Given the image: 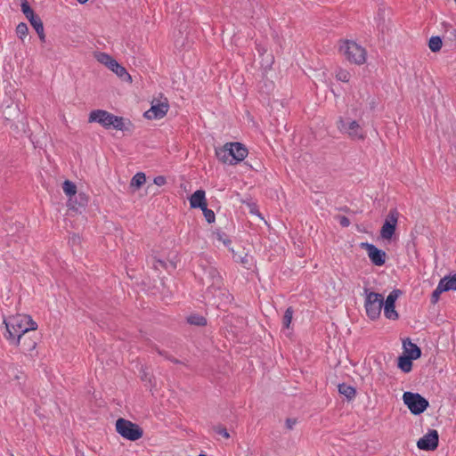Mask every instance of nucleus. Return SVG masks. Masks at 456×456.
Listing matches in <instances>:
<instances>
[{
  "instance_id": "f704fd0d",
  "label": "nucleus",
  "mask_w": 456,
  "mask_h": 456,
  "mask_svg": "<svg viewBox=\"0 0 456 456\" xmlns=\"http://www.w3.org/2000/svg\"><path fill=\"white\" fill-rule=\"evenodd\" d=\"M200 190H196L190 198L191 208H200Z\"/></svg>"
},
{
  "instance_id": "393cba45",
  "label": "nucleus",
  "mask_w": 456,
  "mask_h": 456,
  "mask_svg": "<svg viewBox=\"0 0 456 456\" xmlns=\"http://www.w3.org/2000/svg\"><path fill=\"white\" fill-rule=\"evenodd\" d=\"M338 392L345 395L347 399H352L355 396L356 391L354 387L346 383L338 385Z\"/></svg>"
},
{
  "instance_id": "a18cd8bd",
  "label": "nucleus",
  "mask_w": 456,
  "mask_h": 456,
  "mask_svg": "<svg viewBox=\"0 0 456 456\" xmlns=\"http://www.w3.org/2000/svg\"><path fill=\"white\" fill-rule=\"evenodd\" d=\"M297 424V419H286V422H285V425H286V428L289 429V430H291L293 429L294 426Z\"/></svg>"
},
{
  "instance_id": "72a5a7b5",
  "label": "nucleus",
  "mask_w": 456,
  "mask_h": 456,
  "mask_svg": "<svg viewBox=\"0 0 456 456\" xmlns=\"http://www.w3.org/2000/svg\"><path fill=\"white\" fill-rule=\"evenodd\" d=\"M293 316V309L292 307L287 308V310L284 313L283 319H282V324L284 328H289Z\"/></svg>"
},
{
  "instance_id": "473e14b6",
  "label": "nucleus",
  "mask_w": 456,
  "mask_h": 456,
  "mask_svg": "<svg viewBox=\"0 0 456 456\" xmlns=\"http://www.w3.org/2000/svg\"><path fill=\"white\" fill-rule=\"evenodd\" d=\"M444 291H447V290L444 289L443 283L441 281H439L436 289L432 293L431 302L433 304H436L439 300L441 293H443Z\"/></svg>"
},
{
  "instance_id": "58836bf2",
  "label": "nucleus",
  "mask_w": 456,
  "mask_h": 456,
  "mask_svg": "<svg viewBox=\"0 0 456 456\" xmlns=\"http://www.w3.org/2000/svg\"><path fill=\"white\" fill-rule=\"evenodd\" d=\"M214 430H215V432L216 434L222 436L225 439L230 438V434H229L228 430L225 428L219 426V427H216L214 428Z\"/></svg>"
},
{
  "instance_id": "f03ea898",
  "label": "nucleus",
  "mask_w": 456,
  "mask_h": 456,
  "mask_svg": "<svg viewBox=\"0 0 456 456\" xmlns=\"http://www.w3.org/2000/svg\"><path fill=\"white\" fill-rule=\"evenodd\" d=\"M88 122L99 123L105 129L113 128L123 132L128 130L123 117L116 116L104 110H92L88 117Z\"/></svg>"
},
{
  "instance_id": "6ab92c4d",
  "label": "nucleus",
  "mask_w": 456,
  "mask_h": 456,
  "mask_svg": "<svg viewBox=\"0 0 456 456\" xmlns=\"http://www.w3.org/2000/svg\"><path fill=\"white\" fill-rule=\"evenodd\" d=\"M403 346L406 355L413 357L414 360L420 357V348L416 344L412 343L410 338L404 339Z\"/></svg>"
},
{
  "instance_id": "39448f33",
  "label": "nucleus",
  "mask_w": 456,
  "mask_h": 456,
  "mask_svg": "<svg viewBox=\"0 0 456 456\" xmlns=\"http://www.w3.org/2000/svg\"><path fill=\"white\" fill-rule=\"evenodd\" d=\"M116 431L123 438L129 441L139 440L143 436V430L139 425L123 418L117 419Z\"/></svg>"
},
{
  "instance_id": "49530a36",
  "label": "nucleus",
  "mask_w": 456,
  "mask_h": 456,
  "mask_svg": "<svg viewBox=\"0 0 456 456\" xmlns=\"http://www.w3.org/2000/svg\"><path fill=\"white\" fill-rule=\"evenodd\" d=\"M168 272H172L176 269V262L175 260H167Z\"/></svg>"
},
{
  "instance_id": "e433bc0d",
  "label": "nucleus",
  "mask_w": 456,
  "mask_h": 456,
  "mask_svg": "<svg viewBox=\"0 0 456 456\" xmlns=\"http://www.w3.org/2000/svg\"><path fill=\"white\" fill-rule=\"evenodd\" d=\"M115 59L106 53H100L98 55V61L107 67L110 66V62H112Z\"/></svg>"
},
{
  "instance_id": "4468645a",
  "label": "nucleus",
  "mask_w": 456,
  "mask_h": 456,
  "mask_svg": "<svg viewBox=\"0 0 456 456\" xmlns=\"http://www.w3.org/2000/svg\"><path fill=\"white\" fill-rule=\"evenodd\" d=\"M20 9L25 17L29 21L30 25L34 28V29L43 25L41 18L37 13H35L29 3L27 0H22Z\"/></svg>"
},
{
  "instance_id": "8fccbe9b",
  "label": "nucleus",
  "mask_w": 456,
  "mask_h": 456,
  "mask_svg": "<svg viewBox=\"0 0 456 456\" xmlns=\"http://www.w3.org/2000/svg\"><path fill=\"white\" fill-rule=\"evenodd\" d=\"M79 4H86L88 0H77Z\"/></svg>"
},
{
  "instance_id": "bb28decb",
  "label": "nucleus",
  "mask_w": 456,
  "mask_h": 456,
  "mask_svg": "<svg viewBox=\"0 0 456 456\" xmlns=\"http://www.w3.org/2000/svg\"><path fill=\"white\" fill-rule=\"evenodd\" d=\"M62 189H63V191L64 193L69 198L72 196H75V194L77 192V185L75 184V183L69 181V180H65L62 183Z\"/></svg>"
},
{
  "instance_id": "20e7f679",
  "label": "nucleus",
  "mask_w": 456,
  "mask_h": 456,
  "mask_svg": "<svg viewBox=\"0 0 456 456\" xmlns=\"http://www.w3.org/2000/svg\"><path fill=\"white\" fill-rule=\"evenodd\" d=\"M339 51L350 62L361 65L366 61V50L354 41H344L339 46Z\"/></svg>"
},
{
  "instance_id": "de8ad7c7",
  "label": "nucleus",
  "mask_w": 456,
  "mask_h": 456,
  "mask_svg": "<svg viewBox=\"0 0 456 456\" xmlns=\"http://www.w3.org/2000/svg\"><path fill=\"white\" fill-rule=\"evenodd\" d=\"M257 51L260 54H264L266 52V49H265L264 47L258 46Z\"/></svg>"
},
{
  "instance_id": "c9c22d12",
  "label": "nucleus",
  "mask_w": 456,
  "mask_h": 456,
  "mask_svg": "<svg viewBox=\"0 0 456 456\" xmlns=\"http://www.w3.org/2000/svg\"><path fill=\"white\" fill-rule=\"evenodd\" d=\"M336 77L339 81L348 82L351 77V75L347 70L339 69V70H338V72L336 74Z\"/></svg>"
},
{
  "instance_id": "c756f323",
  "label": "nucleus",
  "mask_w": 456,
  "mask_h": 456,
  "mask_svg": "<svg viewBox=\"0 0 456 456\" xmlns=\"http://www.w3.org/2000/svg\"><path fill=\"white\" fill-rule=\"evenodd\" d=\"M152 349L155 350L159 355L163 356L167 361H170L175 364H180L181 361L173 357L168 352L160 349L157 345L152 346Z\"/></svg>"
},
{
  "instance_id": "a878e982",
  "label": "nucleus",
  "mask_w": 456,
  "mask_h": 456,
  "mask_svg": "<svg viewBox=\"0 0 456 456\" xmlns=\"http://www.w3.org/2000/svg\"><path fill=\"white\" fill-rule=\"evenodd\" d=\"M444 289L448 290H456V273L452 276H445L440 280Z\"/></svg>"
},
{
  "instance_id": "2eb2a0df",
  "label": "nucleus",
  "mask_w": 456,
  "mask_h": 456,
  "mask_svg": "<svg viewBox=\"0 0 456 456\" xmlns=\"http://www.w3.org/2000/svg\"><path fill=\"white\" fill-rule=\"evenodd\" d=\"M169 105L167 102L152 104L151 109L144 113V117L148 119L162 118L167 112Z\"/></svg>"
},
{
  "instance_id": "3c124183",
  "label": "nucleus",
  "mask_w": 456,
  "mask_h": 456,
  "mask_svg": "<svg viewBox=\"0 0 456 456\" xmlns=\"http://www.w3.org/2000/svg\"><path fill=\"white\" fill-rule=\"evenodd\" d=\"M13 126L17 128V126H16V125H14V124H11V125H10V127H12Z\"/></svg>"
},
{
  "instance_id": "cd10ccee",
  "label": "nucleus",
  "mask_w": 456,
  "mask_h": 456,
  "mask_svg": "<svg viewBox=\"0 0 456 456\" xmlns=\"http://www.w3.org/2000/svg\"><path fill=\"white\" fill-rule=\"evenodd\" d=\"M442 39L438 36L431 37L428 42V47L434 53L440 51V49L442 48Z\"/></svg>"
},
{
  "instance_id": "c85d7f7f",
  "label": "nucleus",
  "mask_w": 456,
  "mask_h": 456,
  "mask_svg": "<svg viewBox=\"0 0 456 456\" xmlns=\"http://www.w3.org/2000/svg\"><path fill=\"white\" fill-rule=\"evenodd\" d=\"M232 252V258L236 263H240L243 265H248L250 263V257L247 253H243V255L235 253L233 249H231Z\"/></svg>"
},
{
  "instance_id": "2f4dec72",
  "label": "nucleus",
  "mask_w": 456,
  "mask_h": 456,
  "mask_svg": "<svg viewBox=\"0 0 456 456\" xmlns=\"http://www.w3.org/2000/svg\"><path fill=\"white\" fill-rule=\"evenodd\" d=\"M28 33V28L25 22H20L17 25L16 34L20 39L23 40L27 37Z\"/></svg>"
},
{
  "instance_id": "37998d69",
  "label": "nucleus",
  "mask_w": 456,
  "mask_h": 456,
  "mask_svg": "<svg viewBox=\"0 0 456 456\" xmlns=\"http://www.w3.org/2000/svg\"><path fill=\"white\" fill-rule=\"evenodd\" d=\"M338 220V223L343 227H348L350 225V220L345 216H338L336 217Z\"/></svg>"
},
{
  "instance_id": "5701e85b",
  "label": "nucleus",
  "mask_w": 456,
  "mask_h": 456,
  "mask_svg": "<svg viewBox=\"0 0 456 456\" xmlns=\"http://www.w3.org/2000/svg\"><path fill=\"white\" fill-rule=\"evenodd\" d=\"M413 357L403 355L398 358V367L405 373L411 370Z\"/></svg>"
},
{
  "instance_id": "9d476101",
  "label": "nucleus",
  "mask_w": 456,
  "mask_h": 456,
  "mask_svg": "<svg viewBox=\"0 0 456 456\" xmlns=\"http://www.w3.org/2000/svg\"><path fill=\"white\" fill-rule=\"evenodd\" d=\"M401 295V290L394 289L387 297L384 301V315L389 320H397L399 318L398 313L395 311V301Z\"/></svg>"
},
{
  "instance_id": "aec40b11",
  "label": "nucleus",
  "mask_w": 456,
  "mask_h": 456,
  "mask_svg": "<svg viewBox=\"0 0 456 456\" xmlns=\"http://www.w3.org/2000/svg\"><path fill=\"white\" fill-rule=\"evenodd\" d=\"M204 273L207 274V278L211 281L209 287L211 288H220L221 285V276L217 270L209 266L204 269Z\"/></svg>"
},
{
  "instance_id": "9b49d317",
  "label": "nucleus",
  "mask_w": 456,
  "mask_h": 456,
  "mask_svg": "<svg viewBox=\"0 0 456 456\" xmlns=\"http://www.w3.org/2000/svg\"><path fill=\"white\" fill-rule=\"evenodd\" d=\"M361 246L362 248L366 249L368 256L373 265L381 266L386 263L387 254L384 250L368 242L362 243Z\"/></svg>"
},
{
  "instance_id": "a211bd4d",
  "label": "nucleus",
  "mask_w": 456,
  "mask_h": 456,
  "mask_svg": "<svg viewBox=\"0 0 456 456\" xmlns=\"http://www.w3.org/2000/svg\"><path fill=\"white\" fill-rule=\"evenodd\" d=\"M19 346L24 354H30L36 349L37 341L28 336V333L21 335Z\"/></svg>"
},
{
  "instance_id": "0eeeda50",
  "label": "nucleus",
  "mask_w": 456,
  "mask_h": 456,
  "mask_svg": "<svg viewBox=\"0 0 456 456\" xmlns=\"http://www.w3.org/2000/svg\"><path fill=\"white\" fill-rule=\"evenodd\" d=\"M366 295L364 307L367 316L371 320H376L380 316L381 309L384 305V297L377 292L369 291L364 289Z\"/></svg>"
},
{
  "instance_id": "b1692460",
  "label": "nucleus",
  "mask_w": 456,
  "mask_h": 456,
  "mask_svg": "<svg viewBox=\"0 0 456 456\" xmlns=\"http://www.w3.org/2000/svg\"><path fill=\"white\" fill-rule=\"evenodd\" d=\"M146 182V175L143 172H138L136 173L130 182V186L134 187V189L141 188Z\"/></svg>"
},
{
  "instance_id": "79ce46f5",
  "label": "nucleus",
  "mask_w": 456,
  "mask_h": 456,
  "mask_svg": "<svg viewBox=\"0 0 456 456\" xmlns=\"http://www.w3.org/2000/svg\"><path fill=\"white\" fill-rule=\"evenodd\" d=\"M153 266L155 269H158L159 266H160L165 270H168L167 262L162 259L154 258Z\"/></svg>"
},
{
  "instance_id": "a19ab883",
  "label": "nucleus",
  "mask_w": 456,
  "mask_h": 456,
  "mask_svg": "<svg viewBox=\"0 0 456 456\" xmlns=\"http://www.w3.org/2000/svg\"><path fill=\"white\" fill-rule=\"evenodd\" d=\"M37 34L38 35V37L41 41V43H45L46 41V37H45V30H44V24L39 26L38 28H35Z\"/></svg>"
},
{
  "instance_id": "09e8293b",
  "label": "nucleus",
  "mask_w": 456,
  "mask_h": 456,
  "mask_svg": "<svg viewBox=\"0 0 456 456\" xmlns=\"http://www.w3.org/2000/svg\"><path fill=\"white\" fill-rule=\"evenodd\" d=\"M200 322H201V326H205L207 324V320L202 316H201Z\"/></svg>"
},
{
  "instance_id": "f3484780",
  "label": "nucleus",
  "mask_w": 456,
  "mask_h": 456,
  "mask_svg": "<svg viewBox=\"0 0 456 456\" xmlns=\"http://www.w3.org/2000/svg\"><path fill=\"white\" fill-rule=\"evenodd\" d=\"M108 68L123 81H132V77L126 68L121 66L116 60L110 62V66H108Z\"/></svg>"
},
{
  "instance_id": "7c9ffc66",
  "label": "nucleus",
  "mask_w": 456,
  "mask_h": 456,
  "mask_svg": "<svg viewBox=\"0 0 456 456\" xmlns=\"http://www.w3.org/2000/svg\"><path fill=\"white\" fill-rule=\"evenodd\" d=\"M213 235L215 236L216 240L221 243H223L224 246L229 247L232 243L231 240L229 239L228 235H226L224 232L221 231H217L216 232H213Z\"/></svg>"
},
{
  "instance_id": "1a4fd4ad",
  "label": "nucleus",
  "mask_w": 456,
  "mask_h": 456,
  "mask_svg": "<svg viewBox=\"0 0 456 456\" xmlns=\"http://www.w3.org/2000/svg\"><path fill=\"white\" fill-rule=\"evenodd\" d=\"M398 217L399 213L396 208L389 210V213L380 229V237L383 240H390L392 239L396 230Z\"/></svg>"
},
{
  "instance_id": "ea45409f",
  "label": "nucleus",
  "mask_w": 456,
  "mask_h": 456,
  "mask_svg": "<svg viewBox=\"0 0 456 456\" xmlns=\"http://www.w3.org/2000/svg\"><path fill=\"white\" fill-rule=\"evenodd\" d=\"M37 34L38 35V37L41 41V43H45L46 41V37H45V30H44V24L39 26L38 28H35Z\"/></svg>"
},
{
  "instance_id": "4be33fe9",
  "label": "nucleus",
  "mask_w": 456,
  "mask_h": 456,
  "mask_svg": "<svg viewBox=\"0 0 456 456\" xmlns=\"http://www.w3.org/2000/svg\"><path fill=\"white\" fill-rule=\"evenodd\" d=\"M201 212L208 224H212L216 220V215L213 210L208 208L205 191L201 190Z\"/></svg>"
},
{
  "instance_id": "4c0bfd02",
  "label": "nucleus",
  "mask_w": 456,
  "mask_h": 456,
  "mask_svg": "<svg viewBox=\"0 0 456 456\" xmlns=\"http://www.w3.org/2000/svg\"><path fill=\"white\" fill-rule=\"evenodd\" d=\"M186 322L188 324L200 326V314H191L190 316H188L186 318Z\"/></svg>"
},
{
  "instance_id": "412c9836",
  "label": "nucleus",
  "mask_w": 456,
  "mask_h": 456,
  "mask_svg": "<svg viewBox=\"0 0 456 456\" xmlns=\"http://www.w3.org/2000/svg\"><path fill=\"white\" fill-rule=\"evenodd\" d=\"M20 113V108L18 104H10L5 107L3 110V117L4 120L9 124L13 121L15 118H19Z\"/></svg>"
},
{
  "instance_id": "7ed1b4c3",
  "label": "nucleus",
  "mask_w": 456,
  "mask_h": 456,
  "mask_svg": "<svg viewBox=\"0 0 456 456\" xmlns=\"http://www.w3.org/2000/svg\"><path fill=\"white\" fill-rule=\"evenodd\" d=\"M218 159L224 163L236 164L248 155L247 148L240 142L226 143L223 149L216 151Z\"/></svg>"
},
{
  "instance_id": "ddd939ff",
  "label": "nucleus",
  "mask_w": 456,
  "mask_h": 456,
  "mask_svg": "<svg viewBox=\"0 0 456 456\" xmlns=\"http://www.w3.org/2000/svg\"><path fill=\"white\" fill-rule=\"evenodd\" d=\"M6 374L9 381H17V386L20 391H24V385L27 379L26 374L17 365L11 363L8 365Z\"/></svg>"
},
{
  "instance_id": "c03bdc74",
  "label": "nucleus",
  "mask_w": 456,
  "mask_h": 456,
  "mask_svg": "<svg viewBox=\"0 0 456 456\" xmlns=\"http://www.w3.org/2000/svg\"><path fill=\"white\" fill-rule=\"evenodd\" d=\"M153 183L158 186H162V185L166 184L167 179L164 175H158V176L154 177Z\"/></svg>"
},
{
  "instance_id": "f8f14e48",
  "label": "nucleus",
  "mask_w": 456,
  "mask_h": 456,
  "mask_svg": "<svg viewBox=\"0 0 456 456\" xmlns=\"http://www.w3.org/2000/svg\"><path fill=\"white\" fill-rule=\"evenodd\" d=\"M439 436L436 429H430L423 437L419 439L417 446L420 450L434 451L438 446Z\"/></svg>"
},
{
  "instance_id": "6e6552de",
  "label": "nucleus",
  "mask_w": 456,
  "mask_h": 456,
  "mask_svg": "<svg viewBox=\"0 0 456 456\" xmlns=\"http://www.w3.org/2000/svg\"><path fill=\"white\" fill-rule=\"evenodd\" d=\"M403 400L404 404L407 405L411 412L414 415L424 412L429 405L428 401L418 393L404 392Z\"/></svg>"
},
{
  "instance_id": "423d86ee",
  "label": "nucleus",
  "mask_w": 456,
  "mask_h": 456,
  "mask_svg": "<svg viewBox=\"0 0 456 456\" xmlns=\"http://www.w3.org/2000/svg\"><path fill=\"white\" fill-rule=\"evenodd\" d=\"M338 129L352 140H364L365 133L358 121L347 117H339L337 123Z\"/></svg>"
},
{
  "instance_id": "dca6fc26",
  "label": "nucleus",
  "mask_w": 456,
  "mask_h": 456,
  "mask_svg": "<svg viewBox=\"0 0 456 456\" xmlns=\"http://www.w3.org/2000/svg\"><path fill=\"white\" fill-rule=\"evenodd\" d=\"M88 203V196L85 192L76 193L75 196L69 198L68 207L71 210L79 211L85 208Z\"/></svg>"
},
{
  "instance_id": "f257e3e1",
  "label": "nucleus",
  "mask_w": 456,
  "mask_h": 456,
  "mask_svg": "<svg viewBox=\"0 0 456 456\" xmlns=\"http://www.w3.org/2000/svg\"><path fill=\"white\" fill-rule=\"evenodd\" d=\"M4 324L5 326L4 338L10 345L15 346H19L21 335L35 331L37 329V322L33 321L30 315L27 314L9 316L4 320Z\"/></svg>"
}]
</instances>
